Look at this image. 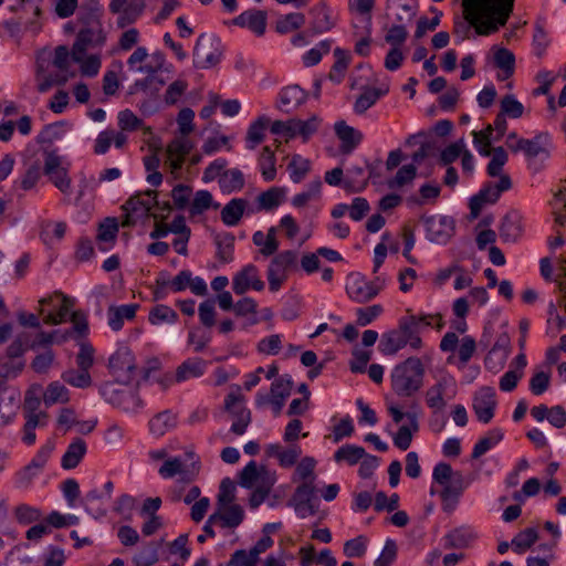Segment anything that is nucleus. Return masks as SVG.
Listing matches in <instances>:
<instances>
[{
	"label": "nucleus",
	"instance_id": "nucleus-44",
	"mask_svg": "<svg viewBox=\"0 0 566 566\" xmlns=\"http://www.w3.org/2000/svg\"><path fill=\"white\" fill-rule=\"evenodd\" d=\"M102 395L105 400L109 403L123 408L129 409V401L135 400L133 394L125 389H117L114 385H106L102 388Z\"/></svg>",
	"mask_w": 566,
	"mask_h": 566
},
{
	"label": "nucleus",
	"instance_id": "nucleus-55",
	"mask_svg": "<svg viewBox=\"0 0 566 566\" xmlns=\"http://www.w3.org/2000/svg\"><path fill=\"white\" fill-rule=\"evenodd\" d=\"M321 188L322 181L319 179L310 182L304 191L293 197L292 205L295 208H302L310 201L318 199L321 195Z\"/></svg>",
	"mask_w": 566,
	"mask_h": 566
},
{
	"label": "nucleus",
	"instance_id": "nucleus-60",
	"mask_svg": "<svg viewBox=\"0 0 566 566\" xmlns=\"http://www.w3.org/2000/svg\"><path fill=\"white\" fill-rule=\"evenodd\" d=\"M509 160L506 150L499 146L492 149L491 160L488 164L486 171L489 176L496 177L502 176V169Z\"/></svg>",
	"mask_w": 566,
	"mask_h": 566
},
{
	"label": "nucleus",
	"instance_id": "nucleus-42",
	"mask_svg": "<svg viewBox=\"0 0 566 566\" xmlns=\"http://www.w3.org/2000/svg\"><path fill=\"white\" fill-rule=\"evenodd\" d=\"M407 345V340L397 328L382 334L378 348L384 355H395Z\"/></svg>",
	"mask_w": 566,
	"mask_h": 566
},
{
	"label": "nucleus",
	"instance_id": "nucleus-9",
	"mask_svg": "<svg viewBox=\"0 0 566 566\" xmlns=\"http://www.w3.org/2000/svg\"><path fill=\"white\" fill-rule=\"evenodd\" d=\"M512 180L509 175H502L495 184L485 185L476 195L470 199V213L473 219L478 218L485 205L495 203L504 191L510 190Z\"/></svg>",
	"mask_w": 566,
	"mask_h": 566
},
{
	"label": "nucleus",
	"instance_id": "nucleus-26",
	"mask_svg": "<svg viewBox=\"0 0 566 566\" xmlns=\"http://www.w3.org/2000/svg\"><path fill=\"white\" fill-rule=\"evenodd\" d=\"M232 23L262 35L266 28V14L263 11L248 10L234 18Z\"/></svg>",
	"mask_w": 566,
	"mask_h": 566
},
{
	"label": "nucleus",
	"instance_id": "nucleus-17",
	"mask_svg": "<svg viewBox=\"0 0 566 566\" xmlns=\"http://www.w3.org/2000/svg\"><path fill=\"white\" fill-rule=\"evenodd\" d=\"M264 282L261 280L259 270L253 264H247L232 277V290L237 295H243L249 290L262 291Z\"/></svg>",
	"mask_w": 566,
	"mask_h": 566
},
{
	"label": "nucleus",
	"instance_id": "nucleus-11",
	"mask_svg": "<svg viewBox=\"0 0 566 566\" xmlns=\"http://www.w3.org/2000/svg\"><path fill=\"white\" fill-rule=\"evenodd\" d=\"M108 367L117 382L129 384L137 376V366L133 352L127 346H119L111 356Z\"/></svg>",
	"mask_w": 566,
	"mask_h": 566
},
{
	"label": "nucleus",
	"instance_id": "nucleus-31",
	"mask_svg": "<svg viewBox=\"0 0 566 566\" xmlns=\"http://www.w3.org/2000/svg\"><path fill=\"white\" fill-rule=\"evenodd\" d=\"M368 179L363 166L353 165L346 170L343 186L349 192H360L368 185Z\"/></svg>",
	"mask_w": 566,
	"mask_h": 566
},
{
	"label": "nucleus",
	"instance_id": "nucleus-52",
	"mask_svg": "<svg viewBox=\"0 0 566 566\" xmlns=\"http://www.w3.org/2000/svg\"><path fill=\"white\" fill-rule=\"evenodd\" d=\"M259 167L261 175L265 181H272L276 177L275 155L269 146L263 147L260 158Z\"/></svg>",
	"mask_w": 566,
	"mask_h": 566
},
{
	"label": "nucleus",
	"instance_id": "nucleus-40",
	"mask_svg": "<svg viewBox=\"0 0 566 566\" xmlns=\"http://www.w3.org/2000/svg\"><path fill=\"white\" fill-rule=\"evenodd\" d=\"M389 92L388 85H381L378 88H367L356 99L354 109L358 114L365 113L376 102L385 96Z\"/></svg>",
	"mask_w": 566,
	"mask_h": 566
},
{
	"label": "nucleus",
	"instance_id": "nucleus-8",
	"mask_svg": "<svg viewBox=\"0 0 566 566\" xmlns=\"http://www.w3.org/2000/svg\"><path fill=\"white\" fill-rule=\"evenodd\" d=\"M244 516L243 507L237 503L217 505L216 512L208 517L203 531L210 537H214L213 526L233 530L243 522Z\"/></svg>",
	"mask_w": 566,
	"mask_h": 566
},
{
	"label": "nucleus",
	"instance_id": "nucleus-3",
	"mask_svg": "<svg viewBox=\"0 0 566 566\" xmlns=\"http://www.w3.org/2000/svg\"><path fill=\"white\" fill-rule=\"evenodd\" d=\"M426 369L418 357H409L390 373L391 389L399 397H411L423 386Z\"/></svg>",
	"mask_w": 566,
	"mask_h": 566
},
{
	"label": "nucleus",
	"instance_id": "nucleus-57",
	"mask_svg": "<svg viewBox=\"0 0 566 566\" xmlns=\"http://www.w3.org/2000/svg\"><path fill=\"white\" fill-rule=\"evenodd\" d=\"M304 22L305 17L303 13L292 12L279 18L275 28L279 33H289L300 29Z\"/></svg>",
	"mask_w": 566,
	"mask_h": 566
},
{
	"label": "nucleus",
	"instance_id": "nucleus-22",
	"mask_svg": "<svg viewBox=\"0 0 566 566\" xmlns=\"http://www.w3.org/2000/svg\"><path fill=\"white\" fill-rule=\"evenodd\" d=\"M427 235L430 241L443 244L453 232V220L448 217L432 216L426 219Z\"/></svg>",
	"mask_w": 566,
	"mask_h": 566
},
{
	"label": "nucleus",
	"instance_id": "nucleus-63",
	"mask_svg": "<svg viewBox=\"0 0 566 566\" xmlns=\"http://www.w3.org/2000/svg\"><path fill=\"white\" fill-rule=\"evenodd\" d=\"M417 176V168L415 165H405L396 174V176L388 181L390 189L400 188L412 182Z\"/></svg>",
	"mask_w": 566,
	"mask_h": 566
},
{
	"label": "nucleus",
	"instance_id": "nucleus-27",
	"mask_svg": "<svg viewBox=\"0 0 566 566\" xmlns=\"http://www.w3.org/2000/svg\"><path fill=\"white\" fill-rule=\"evenodd\" d=\"M335 133L342 142L340 150L344 154L352 153L363 139V134L345 122L335 124Z\"/></svg>",
	"mask_w": 566,
	"mask_h": 566
},
{
	"label": "nucleus",
	"instance_id": "nucleus-19",
	"mask_svg": "<svg viewBox=\"0 0 566 566\" xmlns=\"http://www.w3.org/2000/svg\"><path fill=\"white\" fill-rule=\"evenodd\" d=\"M523 144V154L530 166L534 165L537 158L544 160L551 156L552 139L547 133H538L533 138H526Z\"/></svg>",
	"mask_w": 566,
	"mask_h": 566
},
{
	"label": "nucleus",
	"instance_id": "nucleus-35",
	"mask_svg": "<svg viewBox=\"0 0 566 566\" xmlns=\"http://www.w3.org/2000/svg\"><path fill=\"white\" fill-rule=\"evenodd\" d=\"M118 223L115 218L105 219L98 228L97 243L101 251H108L117 237Z\"/></svg>",
	"mask_w": 566,
	"mask_h": 566
},
{
	"label": "nucleus",
	"instance_id": "nucleus-18",
	"mask_svg": "<svg viewBox=\"0 0 566 566\" xmlns=\"http://www.w3.org/2000/svg\"><path fill=\"white\" fill-rule=\"evenodd\" d=\"M473 411L479 421L489 423L493 417L496 407L495 391L491 387H483L473 398Z\"/></svg>",
	"mask_w": 566,
	"mask_h": 566
},
{
	"label": "nucleus",
	"instance_id": "nucleus-13",
	"mask_svg": "<svg viewBox=\"0 0 566 566\" xmlns=\"http://www.w3.org/2000/svg\"><path fill=\"white\" fill-rule=\"evenodd\" d=\"M297 253L292 250L283 251L276 254L268 268L269 287L272 292L279 291L287 277V272L296 269Z\"/></svg>",
	"mask_w": 566,
	"mask_h": 566
},
{
	"label": "nucleus",
	"instance_id": "nucleus-37",
	"mask_svg": "<svg viewBox=\"0 0 566 566\" xmlns=\"http://www.w3.org/2000/svg\"><path fill=\"white\" fill-rule=\"evenodd\" d=\"M248 201L242 198L231 199L221 210V220L228 227H234L241 220Z\"/></svg>",
	"mask_w": 566,
	"mask_h": 566
},
{
	"label": "nucleus",
	"instance_id": "nucleus-53",
	"mask_svg": "<svg viewBox=\"0 0 566 566\" xmlns=\"http://www.w3.org/2000/svg\"><path fill=\"white\" fill-rule=\"evenodd\" d=\"M71 332L60 333V331H54L51 333L40 332L35 338L30 343V349H36L39 347L49 348L52 344H61L69 339Z\"/></svg>",
	"mask_w": 566,
	"mask_h": 566
},
{
	"label": "nucleus",
	"instance_id": "nucleus-41",
	"mask_svg": "<svg viewBox=\"0 0 566 566\" xmlns=\"http://www.w3.org/2000/svg\"><path fill=\"white\" fill-rule=\"evenodd\" d=\"M317 461L313 457H304L295 464V470L292 474V482H315L316 473L315 468Z\"/></svg>",
	"mask_w": 566,
	"mask_h": 566
},
{
	"label": "nucleus",
	"instance_id": "nucleus-33",
	"mask_svg": "<svg viewBox=\"0 0 566 566\" xmlns=\"http://www.w3.org/2000/svg\"><path fill=\"white\" fill-rule=\"evenodd\" d=\"M177 426V415L171 410L157 413L149 421V431L155 437H163Z\"/></svg>",
	"mask_w": 566,
	"mask_h": 566
},
{
	"label": "nucleus",
	"instance_id": "nucleus-28",
	"mask_svg": "<svg viewBox=\"0 0 566 566\" xmlns=\"http://www.w3.org/2000/svg\"><path fill=\"white\" fill-rule=\"evenodd\" d=\"M305 98L306 93L298 85L286 86L279 94L277 107L289 113L298 107Z\"/></svg>",
	"mask_w": 566,
	"mask_h": 566
},
{
	"label": "nucleus",
	"instance_id": "nucleus-38",
	"mask_svg": "<svg viewBox=\"0 0 566 566\" xmlns=\"http://www.w3.org/2000/svg\"><path fill=\"white\" fill-rule=\"evenodd\" d=\"M78 56L81 59H76L75 53L71 55L72 61L78 64L81 74L86 77H95L102 66L101 54L81 53Z\"/></svg>",
	"mask_w": 566,
	"mask_h": 566
},
{
	"label": "nucleus",
	"instance_id": "nucleus-46",
	"mask_svg": "<svg viewBox=\"0 0 566 566\" xmlns=\"http://www.w3.org/2000/svg\"><path fill=\"white\" fill-rule=\"evenodd\" d=\"M503 431L499 428L490 430L484 437H482L473 447L472 459H479L485 454L489 450L494 448L502 439Z\"/></svg>",
	"mask_w": 566,
	"mask_h": 566
},
{
	"label": "nucleus",
	"instance_id": "nucleus-61",
	"mask_svg": "<svg viewBox=\"0 0 566 566\" xmlns=\"http://www.w3.org/2000/svg\"><path fill=\"white\" fill-rule=\"evenodd\" d=\"M333 41L332 40H323L317 43L314 48L308 50L303 55V63L305 66H314L316 65L323 57L324 54H327L332 49Z\"/></svg>",
	"mask_w": 566,
	"mask_h": 566
},
{
	"label": "nucleus",
	"instance_id": "nucleus-30",
	"mask_svg": "<svg viewBox=\"0 0 566 566\" xmlns=\"http://www.w3.org/2000/svg\"><path fill=\"white\" fill-rule=\"evenodd\" d=\"M86 442L81 438H75L67 447L62 457L61 465L65 470L76 468L86 454Z\"/></svg>",
	"mask_w": 566,
	"mask_h": 566
},
{
	"label": "nucleus",
	"instance_id": "nucleus-54",
	"mask_svg": "<svg viewBox=\"0 0 566 566\" xmlns=\"http://www.w3.org/2000/svg\"><path fill=\"white\" fill-rule=\"evenodd\" d=\"M148 319L153 325L174 324L178 319V314L171 307L159 304L150 310Z\"/></svg>",
	"mask_w": 566,
	"mask_h": 566
},
{
	"label": "nucleus",
	"instance_id": "nucleus-7",
	"mask_svg": "<svg viewBox=\"0 0 566 566\" xmlns=\"http://www.w3.org/2000/svg\"><path fill=\"white\" fill-rule=\"evenodd\" d=\"M277 480L276 471L250 461L240 472V484L247 489L270 493Z\"/></svg>",
	"mask_w": 566,
	"mask_h": 566
},
{
	"label": "nucleus",
	"instance_id": "nucleus-49",
	"mask_svg": "<svg viewBox=\"0 0 566 566\" xmlns=\"http://www.w3.org/2000/svg\"><path fill=\"white\" fill-rule=\"evenodd\" d=\"M18 402L19 395L14 391L8 394V396L0 395V427H4L12 421Z\"/></svg>",
	"mask_w": 566,
	"mask_h": 566
},
{
	"label": "nucleus",
	"instance_id": "nucleus-43",
	"mask_svg": "<svg viewBox=\"0 0 566 566\" xmlns=\"http://www.w3.org/2000/svg\"><path fill=\"white\" fill-rule=\"evenodd\" d=\"M494 63L501 70V73L497 75L499 80L504 81L514 73L515 56L510 50L504 48L496 49Z\"/></svg>",
	"mask_w": 566,
	"mask_h": 566
},
{
	"label": "nucleus",
	"instance_id": "nucleus-20",
	"mask_svg": "<svg viewBox=\"0 0 566 566\" xmlns=\"http://www.w3.org/2000/svg\"><path fill=\"white\" fill-rule=\"evenodd\" d=\"M105 43V35L99 27L81 29L72 45V53L76 54V59H81L78 54L87 53L90 49L102 46Z\"/></svg>",
	"mask_w": 566,
	"mask_h": 566
},
{
	"label": "nucleus",
	"instance_id": "nucleus-21",
	"mask_svg": "<svg viewBox=\"0 0 566 566\" xmlns=\"http://www.w3.org/2000/svg\"><path fill=\"white\" fill-rule=\"evenodd\" d=\"M264 453L269 459H276L281 468L289 469L297 463L302 449L298 444H291L284 448L280 443H269L264 447Z\"/></svg>",
	"mask_w": 566,
	"mask_h": 566
},
{
	"label": "nucleus",
	"instance_id": "nucleus-34",
	"mask_svg": "<svg viewBox=\"0 0 566 566\" xmlns=\"http://www.w3.org/2000/svg\"><path fill=\"white\" fill-rule=\"evenodd\" d=\"M149 54L146 48L138 46L127 59V66L129 71L153 75L156 73V67L148 63Z\"/></svg>",
	"mask_w": 566,
	"mask_h": 566
},
{
	"label": "nucleus",
	"instance_id": "nucleus-39",
	"mask_svg": "<svg viewBox=\"0 0 566 566\" xmlns=\"http://www.w3.org/2000/svg\"><path fill=\"white\" fill-rule=\"evenodd\" d=\"M136 304H125L117 307H109L108 325L113 331H119L124 325V319H133L136 315Z\"/></svg>",
	"mask_w": 566,
	"mask_h": 566
},
{
	"label": "nucleus",
	"instance_id": "nucleus-10",
	"mask_svg": "<svg viewBox=\"0 0 566 566\" xmlns=\"http://www.w3.org/2000/svg\"><path fill=\"white\" fill-rule=\"evenodd\" d=\"M297 484L289 505L292 506L300 518L315 515L318 505L315 502L317 488L315 482H295Z\"/></svg>",
	"mask_w": 566,
	"mask_h": 566
},
{
	"label": "nucleus",
	"instance_id": "nucleus-23",
	"mask_svg": "<svg viewBox=\"0 0 566 566\" xmlns=\"http://www.w3.org/2000/svg\"><path fill=\"white\" fill-rule=\"evenodd\" d=\"M157 205V192L155 190H148L144 193L129 198L124 205V209L128 212V216L123 226L129 224V213L146 216Z\"/></svg>",
	"mask_w": 566,
	"mask_h": 566
},
{
	"label": "nucleus",
	"instance_id": "nucleus-15",
	"mask_svg": "<svg viewBox=\"0 0 566 566\" xmlns=\"http://www.w3.org/2000/svg\"><path fill=\"white\" fill-rule=\"evenodd\" d=\"M193 147L195 144L186 136H177L167 145L165 166L172 175L174 179L180 177L185 158L191 153Z\"/></svg>",
	"mask_w": 566,
	"mask_h": 566
},
{
	"label": "nucleus",
	"instance_id": "nucleus-64",
	"mask_svg": "<svg viewBox=\"0 0 566 566\" xmlns=\"http://www.w3.org/2000/svg\"><path fill=\"white\" fill-rule=\"evenodd\" d=\"M158 560V545L155 543H149L133 557V562L136 566H153Z\"/></svg>",
	"mask_w": 566,
	"mask_h": 566
},
{
	"label": "nucleus",
	"instance_id": "nucleus-59",
	"mask_svg": "<svg viewBox=\"0 0 566 566\" xmlns=\"http://www.w3.org/2000/svg\"><path fill=\"white\" fill-rule=\"evenodd\" d=\"M310 160L303 158L300 155H294L287 166L291 180L295 184L301 182L310 171Z\"/></svg>",
	"mask_w": 566,
	"mask_h": 566
},
{
	"label": "nucleus",
	"instance_id": "nucleus-14",
	"mask_svg": "<svg viewBox=\"0 0 566 566\" xmlns=\"http://www.w3.org/2000/svg\"><path fill=\"white\" fill-rule=\"evenodd\" d=\"M220 40L214 35L200 34L193 49V64L198 69H209L221 57Z\"/></svg>",
	"mask_w": 566,
	"mask_h": 566
},
{
	"label": "nucleus",
	"instance_id": "nucleus-58",
	"mask_svg": "<svg viewBox=\"0 0 566 566\" xmlns=\"http://www.w3.org/2000/svg\"><path fill=\"white\" fill-rule=\"evenodd\" d=\"M144 166L148 172L146 180L149 185L158 187L163 182V175L158 170L160 166V159L157 154H151L144 158Z\"/></svg>",
	"mask_w": 566,
	"mask_h": 566
},
{
	"label": "nucleus",
	"instance_id": "nucleus-36",
	"mask_svg": "<svg viewBox=\"0 0 566 566\" xmlns=\"http://www.w3.org/2000/svg\"><path fill=\"white\" fill-rule=\"evenodd\" d=\"M270 125V118L266 115L259 116L248 128L245 145L248 149H254L265 137V130Z\"/></svg>",
	"mask_w": 566,
	"mask_h": 566
},
{
	"label": "nucleus",
	"instance_id": "nucleus-1",
	"mask_svg": "<svg viewBox=\"0 0 566 566\" xmlns=\"http://www.w3.org/2000/svg\"><path fill=\"white\" fill-rule=\"evenodd\" d=\"M515 0H462L463 21L455 20L454 33H467L472 27L479 35H490L504 27Z\"/></svg>",
	"mask_w": 566,
	"mask_h": 566
},
{
	"label": "nucleus",
	"instance_id": "nucleus-47",
	"mask_svg": "<svg viewBox=\"0 0 566 566\" xmlns=\"http://www.w3.org/2000/svg\"><path fill=\"white\" fill-rule=\"evenodd\" d=\"M365 452L366 451L363 447L345 444L334 453V460L337 463L345 462L348 465H355L361 460V458H365Z\"/></svg>",
	"mask_w": 566,
	"mask_h": 566
},
{
	"label": "nucleus",
	"instance_id": "nucleus-45",
	"mask_svg": "<svg viewBox=\"0 0 566 566\" xmlns=\"http://www.w3.org/2000/svg\"><path fill=\"white\" fill-rule=\"evenodd\" d=\"M219 186L226 193L240 191L244 187V176L238 168L226 170L219 179Z\"/></svg>",
	"mask_w": 566,
	"mask_h": 566
},
{
	"label": "nucleus",
	"instance_id": "nucleus-51",
	"mask_svg": "<svg viewBox=\"0 0 566 566\" xmlns=\"http://www.w3.org/2000/svg\"><path fill=\"white\" fill-rule=\"evenodd\" d=\"M69 399L70 396L67 388L59 381L49 384L43 395V401L46 406L65 403Z\"/></svg>",
	"mask_w": 566,
	"mask_h": 566
},
{
	"label": "nucleus",
	"instance_id": "nucleus-50",
	"mask_svg": "<svg viewBox=\"0 0 566 566\" xmlns=\"http://www.w3.org/2000/svg\"><path fill=\"white\" fill-rule=\"evenodd\" d=\"M537 539L538 533L536 528H525L521 531L518 534H516L512 539L513 551L517 554H524L536 543Z\"/></svg>",
	"mask_w": 566,
	"mask_h": 566
},
{
	"label": "nucleus",
	"instance_id": "nucleus-24",
	"mask_svg": "<svg viewBox=\"0 0 566 566\" xmlns=\"http://www.w3.org/2000/svg\"><path fill=\"white\" fill-rule=\"evenodd\" d=\"M207 366V361L202 358H188L177 367L171 381L184 382L192 378H199L206 373Z\"/></svg>",
	"mask_w": 566,
	"mask_h": 566
},
{
	"label": "nucleus",
	"instance_id": "nucleus-48",
	"mask_svg": "<svg viewBox=\"0 0 566 566\" xmlns=\"http://www.w3.org/2000/svg\"><path fill=\"white\" fill-rule=\"evenodd\" d=\"M407 418L410 420L411 426H401L394 437L395 446L405 451L407 450L412 441V432L418 431V422L415 415L407 413Z\"/></svg>",
	"mask_w": 566,
	"mask_h": 566
},
{
	"label": "nucleus",
	"instance_id": "nucleus-5",
	"mask_svg": "<svg viewBox=\"0 0 566 566\" xmlns=\"http://www.w3.org/2000/svg\"><path fill=\"white\" fill-rule=\"evenodd\" d=\"M457 395V382L451 376H442L424 392V401L433 417L446 410L448 402Z\"/></svg>",
	"mask_w": 566,
	"mask_h": 566
},
{
	"label": "nucleus",
	"instance_id": "nucleus-29",
	"mask_svg": "<svg viewBox=\"0 0 566 566\" xmlns=\"http://www.w3.org/2000/svg\"><path fill=\"white\" fill-rule=\"evenodd\" d=\"M25 423L23 427V437L22 440L28 446H32L35 442V429L44 428L49 421V415L45 411L39 412H25L24 415Z\"/></svg>",
	"mask_w": 566,
	"mask_h": 566
},
{
	"label": "nucleus",
	"instance_id": "nucleus-56",
	"mask_svg": "<svg viewBox=\"0 0 566 566\" xmlns=\"http://www.w3.org/2000/svg\"><path fill=\"white\" fill-rule=\"evenodd\" d=\"M224 408L230 413L231 418L239 417L243 411H250L245 407L244 398L239 387L227 395L224 399Z\"/></svg>",
	"mask_w": 566,
	"mask_h": 566
},
{
	"label": "nucleus",
	"instance_id": "nucleus-16",
	"mask_svg": "<svg viewBox=\"0 0 566 566\" xmlns=\"http://www.w3.org/2000/svg\"><path fill=\"white\" fill-rule=\"evenodd\" d=\"M381 286L378 282H369L360 274H352L347 279L346 291L348 296L357 302L365 303L374 298Z\"/></svg>",
	"mask_w": 566,
	"mask_h": 566
},
{
	"label": "nucleus",
	"instance_id": "nucleus-25",
	"mask_svg": "<svg viewBox=\"0 0 566 566\" xmlns=\"http://www.w3.org/2000/svg\"><path fill=\"white\" fill-rule=\"evenodd\" d=\"M499 232L504 242H516L524 232L522 216L517 211L509 212L503 218Z\"/></svg>",
	"mask_w": 566,
	"mask_h": 566
},
{
	"label": "nucleus",
	"instance_id": "nucleus-6",
	"mask_svg": "<svg viewBox=\"0 0 566 566\" xmlns=\"http://www.w3.org/2000/svg\"><path fill=\"white\" fill-rule=\"evenodd\" d=\"M436 324L437 328L440 329L443 326L441 316L439 315H413L408 314L399 319L398 329L407 340V344L412 349H419L422 346V340L419 336L421 329L424 326H432Z\"/></svg>",
	"mask_w": 566,
	"mask_h": 566
},
{
	"label": "nucleus",
	"instance_id": "nucleus-2",
	"mask_svg": "<svg viewBox=\"0 0 566 566\" xmlns=\"http://www.w3.org/2000/svg\"><path fill=\"white\" fill-rule=\"evenodd\" d=\"M432 481L441 486L439 496L444 512H453L463 492L470 486L472 480L464 476L462 471H455L447 462H439L432 471Z\"/></svg>",
	"mask_w": 566,
	"mask_h": 566
},
{
	"label": "nucleus",
	"instance_id": "nucleus-32",
	"mask_svg": "<svg viewBox=\"0 0 566 566\" xmlns=\"http://www.w3.org/2000/svg\"><path fill=\"white\" fill-rule=\"evenodd\" d=\"M286 192L284 187H271L266 191L261 192L256 198L258 209L264 211L276 209L284 202Z\"/></svg>",
	"mask_w": 566,
	"mask_h": 566
},
{
	"label": "nucleus",
	"instance_id": "nucleus-12",
	"mask_svg": "<svg viewBox=\"0 0 566 566\" xmlns=\"http://www.w3.org/2000/svg\"><path fill=\"white\" fill-rule=\"evenodd\" d=\"M158 472L164 479H171L178 475L180 481L191 482L199 472V465L193 460L192 454L186 453L184 457L167 459Z\"/></svg>",
	"mask_w": 566,
	"mask_h": 566
},
{
	"label": "nucleus",
	"instance_id": "nucleus-62",
	"mask_svg": "<svg viewBox=\"0 0 566 566\" xmlns=\"http://www.w3.org/2000/svg\"><path fill=\"white\" fill-rule=\"evenodd\" d=\"M334 56H335V63L332 67V72H331L329 76L332 80H336L337 82H339L343 78L346 69L349 65L350 55L347 51H345L340 48H336L334 50Z\"/></svg>",
	"mask_w": 566,
	"mask_h": 566
},
{
	"label": "nucleus",
	"instance_id": "nucleus-4",
	"mask_svg": "<svg viewBox=\"0 0 566 566\" xmlns=\"http://www.w3.org/2000/svg\"><path fill=\"white\" fill-rule=\"evenodd\" d=\"M70 168V160L66 157L61 156L57 149H44L43 174L63 195L71 193L72 180L69 175Z\"/></svg>",
	"mask_w": 566,
	"mask_h": 566
}]
</instances>
